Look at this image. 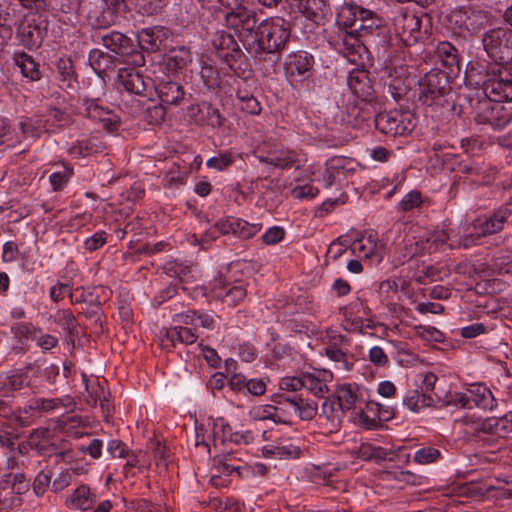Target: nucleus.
Segmentation results:
<instances>
[{
  "mask_svg": "<svg viewBox=\"0 0 512 512\" xmlns=\"http://www.w3.org/2000/svg\"><path fill=\"white\" fill-rule=\"evenodd\" d=\"M290 23L282 17H270L258 25L249 49L256 55L275 56L283 49L290 37Z\"/></svg>",
  "mask_w": 512,
  "mask_h": 512,
  "instance_id": "obj_1",
  "label": "nucleus"
},
{
  "mask_svg": "<svg viewBox=\"0 0 512 512\" xmlns=\"http://www.w3.org/2000/svg\"><path fill=\"white\" fill-rule=\"evenodd\" d=\"M512 218V200L505 203L489 216L478 218L473 223L463 227L459 246L469 248L481 237L500 232L505 223Z\"/></svg>",
  "mask_w": 512,
  "mask_h": 512,
  "instance_id": "obj_2",
  "label": "nucleus"
},
{
  "mask_svg": "<svg viewBox=\"0 0 512 512\" xmlns=\"http://www.w3.org/2000/svg\"><path fill=\"white\" fill-rule=\"evenodd\" d=\"M360 23L352 30L365 41L376 53L377 61L382 69L386 70L391 61L392 49L390 47V34L386 26L382 24V19L377 17Z\"/></svg>",
  "mask_w": 512,
  "mask_h": 512,
  "instance_id": "obj_3",
  "label": "nucleus"
},
{
  "mask_svg": "<svg viewBox=\"0 0 512 512\" xmlns=\"http://www.w3.org/2000/svg\"><path fill=\"white\" fill-rule=\"evenodd\" d=\"M331 43L350 63L358 66H365V61L375 53L371 46L352 31L339 30Z\"/></svg>",
  "mask_w": 512,
  "mask_h": 512,
  "instance_id": "obj_4",
  "label": "nucleus"
},
{
  "mask_svg": "<svg viewBox=\"0 0 512 512\" xmlns=\"http://www.w3.org/2000/svg\"><path fill=\"white\" fill-rule=\"evenodd\" d=\"M483 91L493 101L512 100V65H495L487 70Z\"/></svg>",
  "mask_w": 512,
  "mask_h": 512,
  "instance_id": "obj_5",
  "label": "nucleus"
},
{
  "mask_svg": "<svg viewBox=\"0 0 512 512\" xmlns=\"http://www.w3.org/2000/svg\"><path fill=\"white\" fill-rule=\"evenodd\" d=\"M482 45L488 57L497 64L510 62L512 49V29L499 26L483 34Z\"/></svg>",
  "mask_w": 512,
  "mask_h": 512,
  "instance_id": "obj_6",
  "label": "nucleus"
},
{
  "mask_svg": "<svg viewBox=\"0 0 512 512\" xmlns=\"http://www.w3.org/2000/svg\"><path fill=\"white\" fill-rule=\"evenodd\" d=\"M225 25L244 45L250 46L259 25L257 13L242 5H236L232 11L226 12Z\"/></svg>",
  "mask_w": 512,
  "mask_h": 512,
  "instance_id": "obj_7",
  "label": "nucleus"
},
{
  "mask_svg": "<svg viewBox=\"0 0 512 512\" xmlns=\"http://www.w3.org/2000/svg\"><path fill=\"white\" fill-rule=\"evenodd\" d=\"M475 120L479 124H488L494 129H502L512 123V105L487 98L478 103ZM510 136L512 137V131ZM509 145L512 146V142Z\"/></svg>",
  "mask_w": 512,
  "mask_h": 512,
  "instance_id": "obj_8",
  "label": "nucleus"
},
{
  "mask_svg": "<svg viewBox=\"0 0 512 512\" xmlns=\"http://www.w3.org/2000/svg\"><path fill=\"white\" fill-rule=\"evenodd\" d=\"M448 90L447 75L439 70H431L419 80L418 99L423 105H438Z\"/></svg>",
  "mask_w": 512,
  "mask_h": 512,
  "instance_id": "obj_9",
  "label": "nucleus"
},
{
  "mask_svg": "<svg viewBox=\"0 0 512 512\" xmlns=\"http://www.w3.org/2000/svg\"><path fill=\"white\" fill-rule=\"evenodd\" d=\"M101 41L104 47L110 51L125 57L128 63L135 67H141L145 64L144 55L137 50L138 44L118 31H111L101 35Z\"/></svg>",
  "mask_w": 512,
  "mask_h": 512,
  "instance_id": "obj_10",
  "label": "nucleus"
},
{
  "mask_svg": "<svg viewBox=\"0 0 512 512\" xmlns=\"http://www.w3.org/2000/svg\"><path fill=\"white\" fill-rule=\"evenodd\" d=\"M84 115L105 131L113 133L120 125V117L100 99H83Z\"/></svg>",
  "mask_w": 512,
  "mask_h": 512,
  "instance_id": "obj_11",
  "label": "nucleus"
},
{
  "mask_svg": "<svg viewBox=\"0 0 512 512\" xmlns=\"http://www.w3.org/2000/svg\"><path fill=\"white\" fill-rule=\"evenodd\" d=\"M411 115L397 111L379 113L374 117L375 128L391 137L402 136L410 132L414 124L411 122Z\"/></svg>",
  "mask_w": 512,
  "mask_h": 512,
  "instance_id": "obj_12",
  "label": "nucleus"
},
{
  "mask_svg": "<svg viewBox=\"0 0 512 512\" xmlns=\"http://www.w3.org/2000/svg\"><path fill=\"white\" fill-rule=\"evenodd\" d=\"M314 58L305 51L289 54L284 63L287 77L293 82H302L311 76Z\"/></svg>",
  "mask_w": 512,
  "mask_h": 512,
  "instance_id": "obj_13",
  "label": "nucleus"
},
{
  "mask_svg": "<svg viewBox=\"0 0 512 512\" xmlns=\"http://www.w3.org/2000/svg\"><path fill=\"white\" fill-rule=\"evenodd\" d=\"M357 162L350 157L334 156L325 162V171L322 175L324 186L329 188L335 182L346 178V174L355 171Z\"/></svg>",
  "mask_w": 512,
  "mask_h": 512,
  "instance_id": "obj_14",
  "label": "nucleus"
},
{
  "mask_svg": "<svg viewBox=\"0 0 512 512\" xmlns=\"http://www.w3.org/2000/svg\"><path fill=\"white\" fill-rule=\"evenodd\" d=\"M210 292L213 298L228 306H235L246 297V288L243 284L232 285L222 277L215 278L210 282Z\"/></svg>",
  "mask_w": 512,
  "mask_h": 512,
  "instance_id": "obj_15",
  "label": "nucleus"
},
{
  "mask_svg": "<svg viewBox=\"0 0 512 512\" xmlns=\"http://www.w3.org/2000/svg\"><path fill=\"white\" fill-rule=\"evenodd\" d=\"M449 20L457 28L468 33H477L485 27L487 16L483 11L462 8L450 14Z\"/></svg>",
  "mask_w": 512,
  "mask_h": 512,
  "instance_id": "obj_16",
  "label": "nucleus"
},
{
  "mask_svg": "<svg viewBox=\"0 0 512 512\" xmlns=\"http://www.w3.org/2000/svg\"><path fill=\"white\" fill-rule=\"evenodd\" d=\"M303 388L318 398H323L329 391L328 384L333 380V374L326 369H313L303 372Z\"/></svg>",
  "mask_w": 512,
  "mask_h": 512,
  "instance_id": "obj_17",
  "label": "nucleus"
},
{
  "mask_svg": "<svg viewBox=\"0 0 512 512\" xmlns=\"http://www.w3.org/2000/svg\"><path fill=\"white\" fill-rule=\"evenodd\" d=\"M278 405L285 407L304 421L312 420L318 413V405L315 401L298 396H279Z\"/></svg>",
  "mask_w": 512,
  "mask_h": 512,
  "instance_id": "obj_18",
  "label": "nucleus"
},
{
  "mask_svg": "<svg viewBox=\"0 0 512 512\" xmlns=\"http://www.w3.org/2000/svg\"><path fill=\"white\" fill-rule=\"evenodd\" d=\"M119 87L135 95H142L151 84L149 78H145L135 67H124L118 71Z\"/></svg>",
  "mask_w": 512,
  "mask_h": 512,
  "instance_id": "obj_19",
  "label": "nucleus"
},
{
  "mask_svg": "<svg viewBox=\"0 0 512 512\" xmlns=\"http://www.w3.org/2000/svg\"><path fill=\"white\" fill-rule=\"evenodd\" d=\"M87 20L94 28H108L114 25V14L105 5V0H90L87 8Z\"/></svg>",
  "mask_w": 512,
  "mask_h": 512,
  "instance_id": "obj_20",
  "label": "nucleus"
},
{
  "mask_svg": "<svg viewBox=\"0 0 512 512\" xmlns=\"http://www.w3.org/2000/svg\"><path fill=\"white\" fill-rule=\"evenodd\" d=\"M271 156L272 159H270V166L281 170H287L291 168L300 169L307 161L306 155L304 153L290 149H281L271 152Z\"/></svg>",
  "mask_w": 512,
  "mask_h": 512,
  "instance_id": "obj_21",
  "label": "nucleus"
},
{
  "mask_svg": "<svg viewBox=\"0 0 512 512\" xmlns=\"http://www.w3.org/2000/svg\"><path fill=\"white\" fill-rule=\"evenodd\" d=\"M377 242V234L374 231H365L349 243V250L352 255L359 258H369L374 254Z\"/></svg>",
  "mask_w": 512,
  "mask_h": 512,
  "instance_id": "obj_22",
  "label": "nucleus"
},
{
  "mask_svg": "<svg viewBox=\"0 0 512 512\" xmlns=\"http://www.w3.org/2000/svg\"><path fill=\"white\" fill-rule=\"evenodd\" d=\"M344 413L333 396L325 398L320 417L326 420L325 428L329 433L337 432L340 429Z\"/></svg>",
  "mask_w": 512,
  "mask_h": 512,
  "instance_id": "obj_23",
  "label": "nucleus"
},
{
  "mask_svg": "<svg viewBox=\"0 0 512 512\" xmlns=\"http://www.w3.org/2000/svg\"><path fill=\"white\" fill-rule=\"evenodd\" d=\"M156 92L162 104L178 106L184 99L183 87L176 81L162 80L156 87Z\"/></svg>",
  "mask_w": 512,
  "mask_h": 512,
  "instance_id": "obj_24",
  "label": "nucleus"
},
{
  "mask_svg": "<svg viewBox=\"0 0 512 512\" xmlns=\"http://www.w3.org/2000/svg\"><path fill=\"white\" fill-rule=\"evenodd\" d=\"M350 90L359 98L368 100L373 94V88L365 70H353L347 77Z\"/></svg>",
  "mask_w": 512,
  "mask_h": 512,
  "instance_id": "obj_25",
  "label": "nucleus"
},
{
  "mask_svg": "<svg viewBox=\"0 0 512 512\" xmlns=\"http://www.w3.org/2000/svg\"><path fill=\"white\" fill-rule=\"evenodd\" d=\"M465 394L469 403L468 409L473 407L491 409L493 407V395L483 384L474 383L469 385Z\"/></svg>",
  "mask_w": 512,
  "mask_h": 512,
  "instance_id": "obj_26",
  "label": "nucleus"
},
{
  "mask_svg": "<svg viewBox=\"0 0 512 512\" xmlns=\"http://www.w3.org/2000/svg\"><path fill=\"white\" fill-rule=\"evenodd\" d=\"M457 171L465 174L475 183L486 184L491 180V174L488 173V165H485L480 160L461 161L458 164Z\"/></svg>",
  "mask_w": 512,
  "mask_h": 512,
  "instance_id": "obj_27",
  "label": "nucleus"
},
{
  "mask_svg": "<svg viewBox=\"0 0 512 512\" xmlns=\"http://www.w3.org/2000/svg\"><path fill=\"white\" fill-rule=\"evenodd\" d=\"M213 464L221 473L226 475L236 472L238 476L242 477L244 472L248 470V466L231 452L215 456Z\"/></svg>",
  "mask_w": 512,
  "mask_h": 512,
  "instance_id": "obj_28",
  "label": "nucleus"
},
{
  "mask_svg": "<svg viewBox=\"0 0 512 512\" xmlns=\"http://www.w3.org/2000/svg\"><path fill=\"white\" fill-rule=\"evenodd\" d=\"M30 383L29 377L22 373H2L0 374V396H12L15 391L27 387Z\"/></svg>",
  "mask_w": 512,
  "mask_h": 512,
  "instance_id": "obj_29",
  "label": "nucleus"
},
{
  "mask_svg": "<svg viewBox=\"0 0 512 512\" xmlns=\"http://www.w3.org/2000/svg\"><path fill=\"white\" fill-rule=\"evenodd\" d=\"M74 122L75 119L70 112L57 107H49L45 131L58 132L72 126Z\"/></svg>",
  "mask_w": 512,
  "mask_h": 512,
  "instance_id": "obj_30",
  "label": "nucleus"
},
{
  "mask_svg": "<svg viewBox=\"0 0 512 512\" xmlns=\"http://www.w3.org/2000/svg\"><path fill=\"white\" fill-rule=\"evenodd\" d=\"M96 497L92 495L89 487L81 485L65 500V505L70 509L86 511L92 508Z\"/></svg>",
  "mask_w": 512,
  "mask_h": 512,
  "instance_id": "obj_31",
  "label": "nucleus"
},
{
  "mask_svg": "<svg viewBox=\"0 0 512 512\" xmlns=\"http://www.w3.org/2000/svg\"><path fill=\"white\" fill-rule=\"evenodd\" d=\"M197 335L191 328L183 326H175L166 331L165 339H162V345L165 348L175 346L176 342L181 344L190 345L195 343Z\"/></svg>",
  "mask_w": 512,
  "mask_h": 512,
  "instance_id": "obj_32",
  "label": "nucleus"
},
{
  "mask_svg": "<svg viewBox=\"0 0 512 512\" xmlns=\"http://www.w3.org/2000/svg\"><path fill=\"white\" fill-rule=\"evenodd\" d=\"M57 78L62 89H74L77 83L72 61L69 58H59L56 62Z\"/></svg>",
  "mask_w": 512,
  "mask_h": 512,
  "instance_id": "obj_33",
  "label": "nucleus"
},
{
  "mask_svg": "<svg viewBox=\"0 0 512 512\" xmlns=\"http://www.w3.org/2000/svg\"><path fill=\"white\" fill-rule=\"evenodd\" d=\"M300 10L305 16L318 23L329 13V6L325 0H300Z\"/></svg>",
  "mask_w": 512,
  "mask_h": 512,
  "instance_id": "obj_34",
  "label": "nucleus"
},
{
  "mask_svg": "<svg viewBox=\"0 0 512 512\" xmlns=\"http://www.w3.org/2000/svg\"><path fill=\"white\" fill-rule=\"evenodd\" d=\"M333 398L344 412L352 410L358 401L357 388L352 384L339 385L334 392Z\"/></svg>",
  "mask_w": 512,
  "mask_h": 512,
  "instance_id": "obj_35",
  "label": "nucleus"
},
{
  "mask_svg": "<svg viewBox=\"0 0 512 512\" xmlns=\"http://www.w3.org/2000/svg\"><path fill=\"white\" fill-rule=\"evenodd\" d=\"M89 63L92 69L99 75H105L108 70L115 67V61L109 54L100 49H93L89 53Z\"/></svg>",
  "mask_w": 512,
  "mask_h": 512,
  "instance_id": "obj_36",
  "label": "nucleus"
},
{
  "mask_svg": "<svg viewBox=\"0 0 512 512\" xmlns=\"http://www.w3.org/2000/svg\"><path fill=\"white\" fill-rule=\"evenodd\" d=\"M103 149V143L93 137L77 141V143L69 149V153L70 155L79 158L101 152Z\"/></svg>",
  "mask_w": 512,
  "mask_h": 512,
  "instance_id": "obj_37",
  "label": "nucleus"
},
{
  "mask_svg": "<svg viewBox=\"0 0 512 512\" xmlns=\"http://www.w3.org/2000/svg\"><path fill=\"white\" fill-rule=\"evenodd\" d=\"M285 407L273 405H260L254 407L250 411V415L254 420H272L275 423L286 422L282 417V412Z\"/></svg>",
  "mask_w": 512,
  "mask_h": 512,
  "instance_id": "obj_38",
  "label": "nucleus"
},
{
  "mask_svg": "<svg viewBox=\"0 0 512 512\" xmlns=\"http://www.w3.org/2000/svg\"><path fill=\"white\" fill-rule=\"evenodd\" d=\"M62 405V400L59 398L46 399L34 398L28 401L23 407V412L33 414L34 412L43 413L50 412Z\"/></svg>",
  "mask_w": 512,
  "mask_h": 512,
  "instance_id": "obj_39",
  "label": "nucleus"
},
{
  "mask_svg": "<svg viewBox=\"0 0 512 512\" xmlns=\"http://www.w3.org/2000/svg\"><path fill=\"white\" fill-rule=\"evenodd\" d=\"M346 343V338L343 336H339L338 342H330L325 347L326 356L337 363H340L344 370L349 371L352 367V364L347 361V354L343 351L341 345Z\"/></svg>",
  "mask_w": 512,
  "mask_h": 512,
  "instance_id": "obj_40",
  "label": "nucleus"
},
{
  "mask_svg": "<svg viewBox=\"0 0 512 512\" xmlns=\"http://www.w3.org/2000/svg\"><path fill=\"white\" fill-rule=\"evenodd\" d=\"M183 323L196 327H202L207 330H213L216 326V320L212 314L199 311H190L183 316Z\"/></svg>",
  "mask_w": 512,
  "mask_h": 512,
  "instance_id": "obj_41",
  "label": "nucleus"
},
{
  "mask_svg": "<svg viewBox=\"0 0 512 512\" xmlns=\"http://www.w3.org/2000/svg\"><path fill=\"white\" fill-rule=\"evenodd\" d=\"M495 423L494 417L467 421L465 432L474 436H480L481 434L495 435Z\"/></svg>",
  "mask_w": 512,
  "mask_h": 512,
  "instance_id": "obj_42",
  "label": "nucleus"
},
{
  "mask_svg": "<svg viewBox=\"0 0 512 512\" xmlns=\"http://www.w3.org/2000/svg\"><path fill=\"white\" fill-rule=\"evenodd\" d=\"M15 61L24 77L32 81L40 79V71L38 65L30 55L26 53L17 54Z\"/></svg>",
  "mask_w": 512,
  "mask_h": 512,
  "instance_id": "obj_43",
  "label": "nucleus"
},
{
  "mask_svg": "<svg viewBox=\"0 0 512 512\" xmlns=\"http://www.w3.org/2000/svg\"><path fill=\"white\" fill-rule=\"evenodd\" d=\"M357 457L365 460L370 461L373 460L375 462H381L386 460L387 458V451L380 447V446H373L368 443H361L356 451Z\"/></svg>",
  "mask_w": 512,
  "mask_h": 512,
  "instance_id": "obj_44",
  "label": "nucleus"
},
{
  "mask_svg": "<svg viewBox=\"0 0 512 512\" xmlns=\"http://www.w3.org/2000/svg\"><path fill=\"white\" fill-rule=\"evenodd\" d=\"M432 398L421 394L417 389L409 390L403 398V404L411 411L418 412L422 407L430 406Z\"/></svg>",
  "mask_w": 512,
  "mask_h": 512,
  "instance_id": "obj_45",
  "label": "nucleus"
},
{
  "mask_svg": "<svg viewBox=\"0 0 512 512\" xmlns=\"http://www.w3.org/2000/svg\"><path fill=\"white\" fill-rule=\"evenodd\" d=\"M236 98L242 111L253 115L260 113V103L248 90L238 88Z\"/></svg>",
  "mask_w": 512,
  "mask_h": 512,
  "instance_id": "obj_46",
  "label": "nucleus"
},
{
  "mask_svg": "<svg viewBox=\"0 0 512 512\" xmlns=\"http://www.w3.org/2000/svg\"><path fill=\"white\" fill-rule=\"evenodd\" d=\"M46 124L42 120H33L25 118L19 122V129L23 138L37 139L45 131Z\"/></svg>",
  "mask_w": 512,
  "mask_h": 512,
  "instance_id": "obj_47",
  "label": "nucleus"
},
{
  "mask_svg": "<svg viewBox=\"0 0 512 512\" xmlns=\"http://www.w3.org/2000/svg\"><path fill=\"white\" fill-rule=\"evenodd\" d=\"M436 52L443 64L447 67L458 66L457 49L447 41L439 42Z\"/></svg>",
  "mask_w": 512,
  "mask_h": 512,
  "instance_id": "obj_48",
  "label": "nucleus"
},
{
  "mask_svg": "<svg viewBox=\"0 0 512 512\" xmlns=\"http://www.w3.org/2000/svg\"><path fill=\"white\" fill-rule=\"evenodd\" d=\"M300 454V448L295 445L275 446L271 449H264L265 456H273L279 459L297 458Z\"/></svg>",
  "mask_w": 512,
  "mask_h": 512,
  "instance_id": "obj_49",
  "label": "nucleus"
},
{
  "mask_svg": "<svg viewBox=\"0 0 512 512\" xmlns=\"http://www.w3.org/2000/svg\"><path fill=\"white\" fill-rule=\"evenodd\" d=\"M441 456L438 449L434 447H422L418 449L413 457L415 463L426 465L437 461Z\"/></svg>",
  "mask_w": 512,
  "mask_h": 512,
  "instance_id": "obj_50",
  "label": "nucleus"
},
{
  "mask_svg": "<svg viewBox=\"0 0 512 512\" xmlns=\"http://www.w3.org/2000/svg\"><path fill=\"white\" fill-rule=\"evenodd\" d=\"M235 157L232 152L225 151L218 155L211 157L207 160L206 165L209 168H214L218 171H222L234 163Z\"/></svg>",
  "mask_w": 512,
  "mask_h": 512,
  "instance_id": "obj_51",
  "label": "nucleus"
},
{
  "mask_svg": "<svg viewBox=\"0 0 512 512\" xmlns=\"http://www.w3.org/2000/svg\"><path fill=\"white\" fill-rule=\"evenodd\" d=\"M422 204V195L417 190L408 192L398 204V209L403 212L412 211Z\"/></svg>",
  "mask_w": 512,
  "mask_h": 512,
  "instance_id": "obj_52",
  "label": "nucleus"
},
{
  "mask_svg": "<svg viewBox=\"0 0 512 512\" xmlns=\"http://www.w3.org/2000/svg\"><path fill=\"white\" fill-rule=\"evenodd\" d=\"M435 396L439 401H441L446 406H455V407H461V408H469V403L466 398L465 393L461 392H454V393H447L444 397L438 395L435 393Z\"/></svg>",
  "mask_w": 512,
  "mask_h": 512,
  "instance_id": "obj_53",
  "label": "nucleus"
},
{
  "mask_svg": "<svg viewBox=\"0 0 512 512\" xmlns=\"http://www.w3.org/2000/svg\"><path fill=\"white\" fill-rule=\"evenodd\" d=\"M213 44L217 49L221 50L234 51L238 47L234 37L224 31L218 32L216 34L215 38L213 39Z\"/></svg>",
  "mask_w": 512,
  "mask_h": 512,
  "instance_id": "obj_54",
  "label": "nucleus"
},
{
  "mask_svg": "<svg viewBox=\"0 0 512 512\" xmlns=\"http://www.w3.org/2000/svg\"><path fill=\"white\" fill-rule=\"evenodd\" d=\"M56 319L70 334L77 331V321L70 310H61L56 314Z\"/></svg>",
  "mask_w": 512,
  "mask_h": 512,
  "instance_id": "obj_55",
  "label": "nucleus"
},
{
  "mask_svg": "<svg viewBox=\"0 0 512 512\" xmlns=\"http://www.w3.org/2000/svg\"><path fill=\"white\" fill-rule=\"evenodd\" d=\"M415 256H418V254L409 237L399 245L397 249V260L399 263L403 264Z\"/></svg>",
  "mask_w": 512,
  "mask_h": 512,
  "instance_id": "obj_56",
  "label": "nucleus"
},
{
  "mask_svg": "<svg viewBox=\"0 0 512 512\" xmlns=\"http://www.w3.org/2000/svg\"><path fill=\"white\" fill-rule=\"evenodd\" d=\"M495 435L504 437L512 432V411L506 413L500 418H495Z\"/></svg>",
  "mask_w": 512,
  "mask_h": 512,
  "instance_id": "obj_57",
  "label": "nucleus"
},
{
  "mask_svg": "<svg viewBox=\"0 0 512 512\" xmlns=\"http://www.w3.org/2000/svg\"><path fill=\"white\" fill-rule=\"evenodd\" d=\"M65 295H68L71 302H74V294L68 284L59 282L50 288V298L54 302L61 301Z\"/></svg>",
  "mask_w": 512,
  "mask_h": 512,
  "instance_id": "obj_58",
  "label": "nucleus"
},
{
  "mask_svg": "<svg viewBox=\"0 0 512 512\" xmlns=\"http://www.w3.org/2000/svg\"><path fill=\"white\" fill-rule=\"evenodd\" d=\"M347 14L356 18L357 24L365 23L371 20L370 18L378 16L374 11L366 9L357 4H350V11Z\"/></svg>",
  "mask_w": 512,
  "mask_h": 512,
  "instance_id": "obj_59",
  "label": "nucleus"
},
{
  "mask_svg": "<svg viewBox=\"0 0 512 512\" xmlns=\"http://www.w3.org/2000/svg\"><path fill=\"white\" fill-rule=\"evenodd\" d=\"M347 249H349V243L346 240L342 241L341 238H338L330 244L327 250V257L332 261H337Z\"/></svg>",
  "mask_w": 512,
  "mask_h": 512,
  "instance_id": "obj_60",
  "label": "nucleus"
},
{
  "mask_svg": "<svg viewBox=\"0 0 512 512\" xmlns=\"http://www.w3.org/2000/svg\"><path fill=\"white\" fill-rule=\"evenodd\" d=\"M429 246H431V252L438 250L443 246L450 238L444 230H435L426 234Z\"/></svg>",
  "mask_w": 512,
  "mask_h": 512,
  "instance_id": "obj_61",
  "label": "nucleus"
},
{
  "mask_svg": "<svg viewBox=\"0 0 512 512\" xmlns=\"http://www.w3.org/2000/svg\"><path fill=\"white\" fill-rule=\"evenodd\" d=\"M51 482V475L40 471L33 482V491L36 494V496H42L46 492L47 488L49 487Z\"/></svg>",
  "mask_w": 512,
  "mask_h": 512,
  "instance_id": "obj_62",
  "label": "nucleus"
},
{
  "mask_svg": "<svg viewBox=\"0 0 512 512\" xmlns=\"http://www.w3.org/2000/svg\"><path fill=\"white\" fill-rule=\"evenodd\" d=\"M86 392V401L91 406H95L101 400V397L105 398L104 387L99 382L86 386Z\"/></svg>",
  "mask_w": 512,
  "mask_h": 512,
  "instance_id": "obj_63",
  "label": "nucleus"
},
{
  "mask_svg": "<svg viewBox=\"0 0 512 512\" xmlns=\"http://www.w3.org/2000/svg\"><path fill=\"white\" fill-rule=\"evenodd\" d=\"M107 241L106 232L97 231L84 241V246L88 251H96L101 248Z\"/></svg>",
  "mask_w": 512,
  "mask_h": 512,
  "instance_id": "obj_64",
  "label": "nucleus"
}]
</instances>
